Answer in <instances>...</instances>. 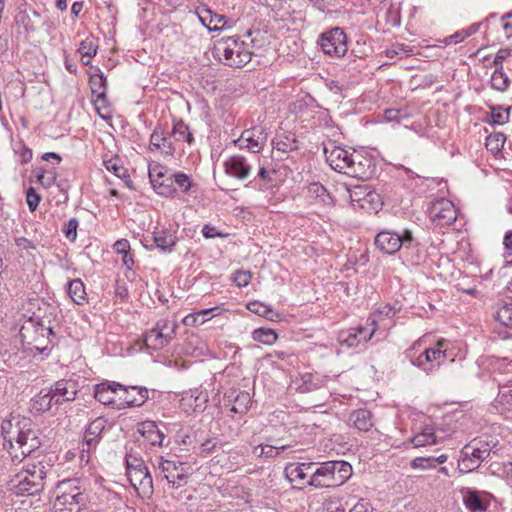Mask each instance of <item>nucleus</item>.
<instances>
[{
    "mask_svg": "<svg viewBox=\"0 0 512 512\" xmlns=\"http://www.w3.org/2000/svg\"><path fill=\"white\" fill-rule=\"evenodd\" d=\"M3 446L13 462H22L41 446L37 431L29 418L12 417L1 424Z\"/></svg>",
    "mask_w": 512,
    "mask_h": 512,
    "instance_id": "nucleus-1",
    "label": "nucleus"
},
{
    "mask_svg": "<svg viewBox=\"0 0 512 512\" xmlns=\"http://www.w3.org/2000/svg\"><path fill=\"white\" fill-rule=\"evenodd\" d=\"M323 152L329 166L339 173L367 180L375 172L373 160L355 150L349 151L329 142L324 145Z\"/></svg>",
    "mask_w": 512,
    "mask_h": 512,
    "instance_id": "nucleus-2",
    "label": "nucleus"
},
{
    "mask_svg": "<svg viewBox=\"0 0 512 512\" xmlns=\"http://www.w3.org/2000/svg\"><path fill=\"white\" fill-rule=\"evenodd\" d=\"M352 475V466L346 461H327L318 466L307 481L315 488H334L343 485Z\"/></svg>",
    "mask_w": 512,
    "mask_h": 512,
    "instance_id": "nucleus-3",
    "label": "nucleus"
},
{
    "mask_svg": "<svg viewBox=\"0 0 512 512\" xmlns=\"http://www.w3.org/2000/svg\"><path fill=\"white\" fill-rule=\"evenodd\" d=\"M45 477V466L41 462L29 464L11 477L9 489L17 495H35L43 490Z\"/></svg>",
    "mask_w": 512,
    "mask_h": 512,
    "instance_id": "nucleus-4",
    "label": "nucleus"
},
{
    "mask_svg": "<svg viewBox=\"0 0 512 512\" xmlns=\"http://www.w3.org/2000/svg\"><path fill=\"white\" fill-rule=\"evenodd\" d=\"M214 54L225 65L232 67H242L251 60V52L235 37L218 40L214 45Z\"/></svg>",
    "mask_w": 512,
    "mask_h": 512,
    "instance_id": "nucleus-5",
    "label": "nucleus"
},
{
    "mask_svg": "<svg viewBox=\"0 0 512 512\" xmlns=\"http://www.w3.org/2000/svg\"><path fill=\"white\" fill-rule=\"evenodd\" d=\"M23 345L29 350L43 353L48 348L49 335L53 334L51 327H45L40 321L28 318L19 330Z\"/></svg>",
    "mask_w": 512,
    "mask_h": 512,
    "instance_id": "nucleus-6",
    "label": "nucleus"
},
{
    "mask_svg": "<svg viewBox=\"0 0 512 512\" xmlns=\"http://www.w3.org/2000/svg\"><path fill=\"white\" fill-rule=\"evenodd\" d=\"M126 474L130 484L141 497H150L153 493V481L141 458L132 454L126 456Z\"/></svg>",
    "mask_w": 512,
    "mask_h": 512,
    "instance_id": "nucleus-7",
    "label": "nucleus"
},
{
    "mask_svg": "<svg viewBox=\"0 0 512 512\" xmlns=\"http://www.w3.org/2000/svg\"><path fill=\"white\" fill-rule=\"evenodd\" d=\"M84 505L85 497L73 482L64 481L57 486L52 512H79Z\"/></svg>",
    "mask_w": 512,
    "mask_h": 512,
    "instance_id": "nucleus-8",
    "label": "nucleus"
},
{
    "mask_svg": "<svg viewBox=\"0 0 512 512\" xmlns=\"http://www.w3.org/2000/svg\"><path fill=\"white\" fill-rule=\"evenodd\" d=\"M496 443L482 439H474L465 445L461 450V460L459 461V470L462 472H471L476 470L482 461L487 459Z\"/></svg>",
    "mask_w": 512,
    "mask_h": 512,
    "instance_id": "nucleus-9",
    "label": "nucleus"
},
{
    "mask_svg": "<svg viewBox=\"0 0 512 512\" xmlns=\"http://www.w3.org/2000/svg\"><path fill=\"white\" fill-rule=\"evenodd\" d=\"M176 329V322L168 319H160L152 329L145 333L144 342L150 349H162L175 337Z\"/></svg>",
    "mask_w": 512,
    "mask_h": 512,
    "instance_id": "nucleus-10",
    "label": "nucleus"
},
{
    "mask_svg": "<svg viewBox=\"0 0 512 512\" xmlns=\"http://www.w3.org/2000/svg\"><path fill=\"white\" fill-rule=\"evenodd\" d=\"M159 468L171 487L176 489L186 485L189 476L192 475V469L188 463L176 460L161 458Z\"/></svg>",
    "mask_w": 512,
    "mask_h": 512,
    "instance_id": "nucleus-11",
    "label": "nucleus"
},
{
    "mask_svg": "<svg viewBox=\"0 0 512 512\" xmlns=\"http://www.w3.org/2000/svg\"><path fill=\"white\" fill-rule=\"evenodd\" d=\"M353 206L377 213L382 207L380 195L368 185H357L347 190Z\"/></svg>",
    "mask_w": 512,
    "mask_h": 512,
    "instance_id": "nucleus-12",
    "label": "nucleus"
},
{
    "mask_svg": "<svg viewBox=\"0 0 512 512\" xmlns=\"http://www.w3.org/2000/svg\"><path fill=\"white\" fill-rule=\"evenodd\" d=\"M412 241L413 235L409 230H405L404 234L385 230L378 233L375 237L376 247L391 255L399 251L402 246L408 247L411 245Z\"/></svg>",
    "mask_w": 512,
    "mask_h": 512,
    "instance_id": "nucleus-13",
    "label": "nucleus"
},
{
    "mask_svg": "<svg viewBox=\"0 0 512 512\" xmlns=\"http://www.w3.org/2000/svg\"><path fill=\"white\" fill-rule=\"evenodd\" d=\"M318 44L323 52L329 56L343 57L347 50V37L340 28H333L319 37Z\"/></svg>",
    "mask_w": 512,
    "mask_h": 512,
    "instance_id": "nucleus-14",
    "label": "nucleus"
},
{
    "mask_svg": "<svg viewBox=\"0 0 512 512\" xmlns=\"http://www.w3.org/2000/svg\"><path fill=\"white\" fill-rule=\"evenodd\" d=\"M429 218L436 226L451 225L457 219V210L450 200L440 198L433 201L428 209Z\"/></svg>",
    "mask_w": 512,
    "mask_h": 512,
    "instance_id": "nucleus-15",
    "label": "nucleus"
},
{
    "mask_svg": "<svg viewBox=\"0 0 512 512\" xmlns=\"http://www.w3.org/2000/svg\"><path fill=\"white\" fill-rule=\"evenodd\" d=\"M268 140V133L264 126H254L242 132L240 137L233 141L240 149H247L252 153L263 150Z\"/></svg>",
    "mask_w": 512,
    "mask_h": 512,
    "instance_id": "nucleus-16",
    "label": "nucleus"
},
{
    "mask_svg": "<svg viewBox=\"0 0 512 512\" xmlns=\"http://www.w3.org/2000/svg\"><path fill=\"white\" fill-rule=\"evenodd\" d=\"M446 343L445 340H439L434 348L426 349L416 360V365L424 371H431L439 367L447 358L446 350L442 347Z\"/></svg>",
    "mask_w": 512,
    "mask_h": 512,
    "instance_id": "nucleus-17",
    "label": "nucleus"
},
{
    "mask_svg": "<svg viewBox=\"0 0 512 512\" xmlns=\"http://www.w3.org/2000/svg\"><path fill=\"white\" fill-rule=\"evenodd\" d=\"M49 391L52 395L55 406H59L75 400L78 392V385L74 380L61 379L57 381Z\"/></svg>",
    "mask_w": 512,
    "mask_h": 512,
    "instance_id": "nucleus-18",
    "label": "nucleus"
},
{
    "mask_svg": "<svg viewBox=\"0 0 512 512\" xmlns=\"http://www.w3.org/2000/svg\"><path fill=\"white\" fill-rule=\"evenodd\" d=\"M149 397V391L144 386H124L120 388L118 407H140Z\"/></svg>",
    "mask_w": 512,
    "mask_h": 512,
    "instance_id": "nucleus-19",
    "label": "nucleus"
},
{
    "mask_svg": "<svg viewBox=\"0 0 512 512\" xmlns=\"http://www.w3.org/2000/svg\"><path fill=\"white\" fill-rule=\"evenodd\" d=\"M196 12L201 23L207 27L209 31H219L230 27L229 19L225 15L214 13L206 6L197 8Z\"/></svg>",
    "mask_w": 512,
    "mask_h": 512,
    "instance_id": "nucleus-20",
    "label": "nucleus"
},
{
    "mask_svg": "<svg viewBox=\"0 0 512 512\" xmlns=\"http://www.w3.org/2000/svg\"><path fill=\"white\" fill-rule=\"evenodd\" d=\"M224 171L227 175L238 180H245L251 172V166L242 155H233L224 162Z\"/></svg>",
    "mask_w": 512,
    "mask_h": 512,
    "instance_id": "nucleus-21",
    "label": "nucleus"
},
{
    "mask_svg": "<svg viewBox=\"0 0 512 512\" xmlns=\"http://www.w3.org/2000/svg\"><path fill=\"white\" fill-rule=\"evenodd\" d=\"M122 384L117 382H103L94 389V397L104 405H114L119 401Z\"/></svg>",
    "mask_w": 512,
    "mask_h": 512,
    "instance_id": "nucleus-22",
    "label": "nucleus"
},
{
    "mask_svg": "<svg viewBox=\"0 0 512 512\" xmlns=\"http://www.w3.org/2000/svg\"><path fill=\"white\" fill-rule=\"evenodd\" d=\"M314 465L315 464L312 462L290 463L286 465L284 469L285 477L291 483L298 482L302 485H307V481L309 480L308 474L311 472Z\"/></svg>",
    "mask_w": 512,
    "mask_h": 512,
    "instance_id": "nucleus-23",
    "label": "nucleus"
},
{
    "mask_svg": "<svg viewBox=\"0 0 512 512\" xmlns=\"http://www.w3.org/2000/svg\"><path fill=\"white\" fill-rule=\"evenodd\" d=\"M137 432L143 437L144 441L152 446H161L165 437L154 421L139 423Z\"/></svg>",
    "mask_w": 512,
    "mask_h": 512,
    "instance_id": "nucleus-24",
    "label": "nucleus"
},
{
    "mask_svg": "<svg viewBox=\"0 0 512 512\" xmlns=\"http://www.w3.org/2000/svg\"><path fill=\"white\" fill-rule=\"evenodd\" d=\"M150 149L159 150L168 156H172L175 152V147L170 137H167L164 130L160 127L155 128L150 136Z\"/></svg>",
    "mask_w": 512,
    "mask_h": 512,
    "instance_id": "nucleus-25",
    "label": "nucleus"
},
{
    "mask_svg": "<svg viewBox=\"0 0 512 512\" xmlns=\"http://www.w3.org/2000/svg\"><path fill=\"white\" fill-rule=\"evenodd\" d=\"M271 144L274 150L284 154L298 149L296 135L289 131L277 133Z\"/></svg>",
    "mask_w": 512,
    "mask_h": 512,
    "instance_id": "nucleus-26",
    "label": "nucleus"
},
{
    "mask_svg": "<svg viewBox=\"0 0 512 512\" xmlns=\"http://www.w3.org/2000/svg\"><path fill=\"white\" fill-rule=\"evenodd\" d=\"M89 83L92 94L96 96L95 104L106 102L107 79L99 68L90 74Z\"/></svg>",
    "mask_w": 512,
    "mask_h": 512,
    "instance_id": "nucleus-27",
    "label": "nucleus"
},
{
    "mask_svg": "<svg viewBox=\"0 0 512 512\" xmlns=\"http://www.w3.org/2000/svg\"><path fill=\"white\" fill-rule=\"evenodd\" d=\"M442 440L443 438L437 435L436 430L433 427L425 426L419 433L409 439V443H411L414 448H421L428 445L438 444Z\"/></svg>",
    "mask_w": 512,
    "mask_h": 512,
    "instance_id": "nucleus-28",
    "label": "nucleus"
},
{
    "mask_svg": "<svg viewBox=\"0 0 512 512\" xmlns=\"http://www.w3.org/2000/svg\"><path fill=\"white\" fill-rule=\"evenodd\" d=\"M349 421L359 431L367 432L373 427L372 414L366 409L353 411L349 416Z\"/></svg>",
    "mask_w": 512,
    "mask_h": 512,
    "instance_id": "nucleus-29",
    "label": "nucleus"
},
{
    "mask_svg": "<svg viewBox=\"0 0 512 512\" xmlns=\"http://www.w3.org/2000/svg\"><path fill=\"white\" fill-rule=\"evenodd\" d=\"M308 194L311 198L315 199L316 203L325 207H332L334 205L333 197L327 189L318 182L311 183L308 186Z\"/></svg>",
    "mask_w": 512,
    "mask_h": 512,
    "instance_id": "nucleus-30",
    "label": "nucleus"
},
{
    "mask_svg": "<svg viewBox=\"0 0 512 512\" xmlns=\"http://www.w3.org/2000/svg\"><path fill=\"white\" fill-rule=\"evenodd\" d=\"M156 246L163 251H171L176 244V236L167 229H161L154 232L153 236Z\"/></svg>",
    "mask_w": 512,
    "mask_h": 512,
    "instance_id": "nucleus-31",
    "label": "nucleus"
},
{
    "mask_svg": "<svg viewBox=\"0 0 512 512\" xmlns=\"http://www.w3.org/2000/svg\"><path fill=\"white\" fill-rule=\"evenodd\" d=\"M106 426V420L104 418H96L93 420L84 433L85 439L89 445L98 444L99 437Z\"/></svg>",
    "mask_w": 512,
    "mask_h": 512,
    "instance_id": "nucleus-32",
    "label": "nucleus"
},
{
    "mask_svg": "<svg viewBox=\"0 0 512 512\" xmlns=\"http://www.w3.org/2000/svg\"><path fill=\"white\" fill-rule=\"evenodd\" d=\"M171 134L176 141H185L188 144L194 141L193 134L189 130L188 125L181 119L174 120Z\"/></svg>",
    "mask_w": 512,
    "mask_h": 512,
    "instance_id": "nucleus-33",
    "label": "nucleus"
},
{
    "mask_svg": "<svg viewBox=\"0 0 512 512\" xmlns=\"http://www.w3.org/2000/svg\"><path fill=\"white\" fill-rule=\"evenodd\" d=\"M54 404V400L52 399V395L50 391L47 392L41 391L33 400H32V409L37 412H46L50 410Z\"/></svg>",
    "mask_w": 512,
    "mask_h": 512,
    "instance_id": "nucleus-34",
    "label": "nucleus"
},
{
    "mask_svg": "<svg viewBox=\"0 0 512 512\" xmlns=\"http://www.w3.org/2000/svg\"><path fill=\"white\" fill-rule=\"evenodd\" d=\"M68 294L78 305L86 300V291L83 282L80 279H74L68 284Z\"/></svg>",
    "mask_w": 512,
    "mask_h": 512,
    "instance_id": "nucleus-35",
    "label": "nucleus"
},
{
    "mask_svg": "<svg viewBox=\"0 0 512 512\" xmlns=\"http://www.w3.org/2000/svg\"><path fill=\"white\" fill-rule=\"evenodd\" d=\"M253 340L264 345H272L278 339V334L271 328H257L252 332Z\"/></svg>",
    "mask_w": 512,
    "mask_h": 512,
    "instance_id": "nucleus-36",
    "label": "nucleus"
},
{
    "mask_svg": "<svg viewBox=\"0 0 512 512\" xmlns=\"http://www.w3.org/2000/svg\"><path fill=\"white\" fill-rule=\"evenodd\" d=\"M464 504L472 512H483L487 508L478 493L471 490L464 495Z\"/></svg>",
    "mask_w": 512,
    "mask_h": 512,
    "instance_id": "nucleus-37",
    "label": "nucleus"
},
{
    "mask_svg": "<svg viewBox=\"0 0 512 512\" xmlns=\"http://www.w3.org/2000/svg\"><path fill=\"white\" fill-rule=\"evenodd\" d=\"M251 405L250 394L246 391L239 392L235 399L234 404L231 408V412L236 414H245L248 412Z\"/></svg>",
    "mask_w": 512,
    "mask_h": 512,
    "instance_id": "nucleus-38",
    "label": "nucleus"
},
{
    "mask_svg": "<svg viewBox=\"0 0 512 512\" xmlns=\"http://www.w3.org/2000/svg\"><path fill=\"white\" fill-rule=\"evenodd\" d=\"M168 169L158 162H153L149 164V178L153 184H156L161 181H169V177H167Z\"/></svg>",
    "mask_w": 512,
    "mask_h": 512,
    "instance_id": "nucleus-39",
    "label": "nucleus"
},
{
    "mask_svg": "<svg viewBox=\"0 0 512 512\" xmlns=\"http://www.w3.org/2000/svg\"><path fill=\"white\" fill-rule=\"evenodd\" d=\"M506 136L502 132L492 133L486 138L485 146L493 154L499 153L505 144Z\"/></svg>",
    "mask_w": 512,
    "mask_h": 512,
    "instance_id": "nucleus-40",
    "label": "nucleus"
},
{
    "mask_svg": "<svg viewBox=\"0 0 512 512\" xmlns=\"http://www.w3.org/2000/svg\"><path fill=\"white\" fill-rule=\"evenodd\" d=\"M413 54V47L396 43L391 45L386 49L385 55L390 59H402L405 56H410Z\"/></svg>",
    "mask_w": 512,
    "mask_h": 512,
    "instance_id": "nucleus-41",
    "label": "nucleus"
},
{
    "mask_svg": "<svg viewBox=\"0 0 512 512\" xmlns=\"http://www.w3.org/2000/svg\"><path fill=\"white\" fill-rule=\"evenodd\" d=\"M98 50V41L93 36H88L80 42L78 52L83 57H95Z\"/></svg>",
    "mask_w": 512,
    "mask_h": 512,
    "instance_id": "nucleus-42",
    "label": "nucleus"
},
{
    "mask_svg": "<svg viewBox=\"0 0 512 512\" xmlns=\"http://www.w3.org/2000/svg\"><path fill=\"white\" fill-rule=\"evenodd\" d=\"M490 83L493 89L504 92L508 89L510 80L503 70L496 69L491 75Z\"/></svg>",
    "mask_w": 512,
    "mask_h": 512,
    "instance_id": "nucleus-43",
    "label": "nucleus"
},
{
    "mask_svg": "<svg viewBox=\"0 0 512 512\" xmlns=\"http://www.w3.org/2000/svg\"><path fill=\"white\" fill-rule=\"evenodd\" d=\"M104 166L108 171L113 172L117 177L124 180L126 184L131 182L130 176L127 170L119 164L118 159H109L104 161Z\"/></svg>",
    "mask_w": 512,
    "mask_h": 512,
    "instance_id": "nucleus-44",
    "label": "nucleus"
},
{
    "mask_svg": "<svg viewBox=\"0 0 512 512\" xmlns=\"http://www.w3.org/2000/svg\"><path fill=\"white\" fill-rule=\"evenodd\" d=\"M495 319L501 325L512 328V303H506L499 307L496 311Z\"/></svg>",
    "mask_w": 512,
    "mask_h": 512,
    "instance_id": "nucleus-45",
    "label": "nucleus"
},
{
    "mask_svg": "<svg viewBox=\"0 0 512 512\" xmlns=\"http://www.w3.org/2000/svg\"><path fill=\"white\" fill-rule=\"evenodd\" d=\"M491 123L496 125H504L509 121V108L504 110L501 106H491Z\"/></svg>",
    "mask_w": 512,
    "mask_h": 512,
    "instance_id": "nucleus-46",
    "label": "nucleus"
},
{
    "mask_svg": "<svg viewBox=\"0 0 512 512\" xmlns=\"http://www.w3.org/2000/svg\"><path fill=\"white\" fill-rule=\"evenodd\" d=\"M371 326L372 328L370 330L364 326H358L353 328V333L357 334L360 343L370 340L374 335L377 329L376 321L374 319L371 320Z\"/></svg>",
    "mask_w": 512,
    "mask_h": 512,
    "instance_id": "nucleus-47",
    "label": "nucleus"
},
{
    "mask_svg": "<svg viewBox=\"0 0 512 512\" xmlns=\"http://www.w3.org/2000/svg\"><path fill=\"white\" fill-rule=\"evenodd\" d=\"M14 152L15 154L17 155L18 157V162L21 164V165H24V164H27L28 162L31 161L32 159V156H33V153H32V150L30 148H28L24 143L20 142L18 143L15 148H14Z\"/></svg>",
    "mask_w": 512,
    "mask_h": 512,
    "instance_id": "nucleus-48",
    "label": "nucleus"
},
{
    "mask_svg": "<svg viewBox=\"0 0 512 512\" xmlns=\"http://www.w3.org/2000/svg\"><path fill=\"white\" fill-rule=\"evenodd\" d=\"M172 183V178H169V181H161L156 184H153V188L159 195L164 197H171L176 192Z\"/></svg>",
    "mask_w": 512,
    "mask_h": 512,
    "instance_id": "nucleus-49",
    "label": "nucleus"
},
{
    "mask_svg": "<svg viewBox=\"0 0 512 512\" xmlns=\"http://www.w3.org/2000/svg\"><path fill=\"white\" fill-rule=\"evenodd\" d=\"M247 308L249 311H251L259 316L265 317L267 319H271V314H273V310L270 307H268L258 301L249 303L247 305Z\"/></svg>",
    "mask_w": 512,
    "mask_h": 512,
    "instance_id": "nucleus-50",
    "label": "nucleus"
},
{
    "mask_svg": "<svg viewBox=\"0 0 512 512\" xmlns=\"http://www.w3.org/2000/svg\"><path fill=\"white\" fill-rule=\"evenodd\" d=\"M37 181L44 187H51L56 181V173L53 170H40L37 173Z\"/></svg>",
    "mask_w": 512,
    "mask_h": 512,
    "instance_id": "nucleus-51",
    "label": "nucleus"
},
{
    "mask_svg": "<svg viewBox=\"0 0 512 512\" xmlns=\"http://www.w3.org/2000/svg\"><path fill=\"white\" fill-rule=\"evenodd\" d=\"M173 181L183 192H188L192 187L190 177L182 172L175 173L173 175Z\"/></svg>",
    "mask_w": 512,
    "mask_h": 512,
    "instance_id": "nucleus-52",
    "label": "nucleus"
},
{
    "mask_svg": "<svg viewBox=\"0 0 512 512\" xmlns=\"http://www.w3.org/2000/svg\"><path fill=\"white\" fill-rule=\"evenodd\" d=\"M339 338L341 343L346 344L348 347H355L360 344L357 334L353 333V328L342 331Z\"/></svg>",
    "mask_w": 512,
    "mask_h": 512,
    "instance_id": "nucleus-53",
    "label": "nucleus"
},
{
    "mask_svg": "<svg viewBox=\"0 0 512 512\" xmlns=\"http://www.w3.org/2000/svg\"><path fill=\"white\" fill-rule=\"evenodd\" d=\"M384 119L387 122L401 123L402 120L408 119V115L399 109H387L384 111Z\"/></svg>",
    "mask_w": 512,
    "mask_h": 512,
    "instance_id": "nucleus-54",
    "label": "nucleus"
},
{
    "mask_svg": "<svg viewBox=\"0 0 512 512\" xmlns=\"http://www.w3.org/2000/svg\"><path fill=\"white\" fill-rule=\"evenodd\" d=\"M410 466L412 469H421V470H428V469H434L435 464H433V460L429 457H417L414 458Z\"/></svg>",
    "mask_w": 512,
    "mask_h": 512,
    "instance_id": "nucleus-55",
    "label": "nucleus"
},
{
    "mask_svg": "<svg viewBox=\"0 0 512 512\" xmlns=\"http://www.w3.org/2000/svg\"><path fill=\"white\" fill-rule=\"evenodd\" d=\"M77 228H78V220L76 218H71L68 222L64 224L63 233L66 238L74 241L77 237Z\"/></svg>",
    "mask_w": 512,
    "mask_h": 512,
    "instance_id": "nucleus-56",
    "label": "nucleus"
},
{
    "mask_svg": "<svg viewBox=\"0 0 512 512\" xmlns=\"http://www.w3.org/2000/svg\"><path fill=\"white\" fill-rule=\"evenodd\" d=\"M504 258L508 264H512V229L508 230L503 237Z\"/></svg>",
    "mask_w": 512,
    "mask_h": 512,
    "instance_id": "nucleus-57",
    "label": "nucleus"
},
{
    "mask_svg": "<svg viewBox=\"0 0 512 512\" xmlns=\"http://www.w3.org/2000/svg\"><path fill=\"white\" fill-rule=\"evenodd\" d=\"M500 24L503 31V36L506 39L512 38V13H506L501 16Z\"/></svg>",
    "mask_w": 512,
    "mask_h": 512,
    "instance_id": "nucleus-58",
    "label": "nucleus"
},
{
    "mask_svg": "<svg viewBox=\"0 0 512 512\" xmlns=\"http://www.w3.org/2000/svg\"><path fill=\"white\" fill-rule=\"evenodd\" d=\"M41 197L35 189L30 187L26 192V201L31 212L35 211L39 205Z\"/></svg>",
    "mask_w": 512,
    "mask_h": 512,
    "instance_id": "nucleus-59",
    "label": "nucleus"
},
{
    "mask_svg": "<svg viewBox=\"0 0 512 512\" xmlns=\"http://www.w3.org/2000/svg\"><path fill=\"white\" fill-rule=\"evenodd\" d=\"M320 512H345V509L336 499L329 498L323 502Z\"/></svg>",
    "mask_w": 512,
    "mask_h": 512,
    "instance_id": "nucleus-60",
    "label": "nucleus"
},
{
    "mask_svg": "<svg viewBox=\"0 0 512 512\" xmlns=\"http://www.w3.org/2000/svg\"><path fill=\"white\" fill-rule=\"evenodd\" d=\"M251 273L248 271L238 270L234 273L233 280L239 287L247 286L251 281Z\"/></svg>",
    "mask_w": 512,
    "mask_h": 512,
    "instance_id": "nucleus-61",
    "label": "nucleus"
},
{
    "mask_svg": "<svg viewBox=\"0 0 512 512\" xmlns=\"http://www.w3.org/2000/svg\"><path fill=\"white\" fill-rule=\"evenodd\" d=\"M97 444L89 445L87 439L83 438L80 448V460L81 462L88 463L90 460V453L95 450Z\"/></svg>",
    "mask_w": 512,
    "mask_h": 512,
    "instance_id": "nucleus-62",
    "label": "nucleus"
},
{
    "mask_svg": "<svg viewBox=\"0 0 512 512\" xmlns=\"http://www.w3.org/2000/svg\"><path fill=\"white\" fill-rule=\"evenodd\" d=\"M467 38V33L464 31V29L455 32L454 34L444 38L440 42L444 45H449L451 43L457 44L462 42L464 39Z\"/></svg>",
    "mask_w": 512,
    "mask_h": 512,
    "instance_id": "nucleus-63",
    "label": "nucleus"
},
{
    "mask_svg": "<svg viewBox=\"0 0 512 512\" xmlns=\"http://www.w3.org/2000/svg\"><path fill=\"white\" fill-rule=\"evenodd\" d=\"M500 402L505 405L508 409L512 408V388L506 389L502 387L499 391Z\"/></svg>",
    "mask_w": 512,
    "mask_h": 512,
    "instance_id": "nucleus-64",
    "label": "nucleus"
}]
</instances>
